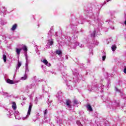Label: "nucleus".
I'll list each match as a JSON object with an SVG mask.
<instances>
[{
  "label": "nucleus",
  "instance_id": "23",
  "mask_svg": "<svg viewBox=\"0 0 126 126\" xmlns=\"http://www.w3.org/2000/svg\"><path fill=\"white\" fill-rule=\"evenodd\" d=\"M3 59L4 62L5 63V62H6V56L5 55H3Z\"/></svg>",
  "mask_w": 126,
  "mask_h": 126
},
{
  "label": "nucleus",
  "instance_id": "31",
  "mask_svg": "<svg viewBox=\"0 0 126 126\" xmlns=\"http://www.w3.org/2000/svg\"><path fill=\"white\" fill-rule=\"evenodd\" d=\"M110 0H106V1H104V4L106 3V1H107V2H109V1H110Z\"/></svg>",
  "mask_w": 126,
  "mask_h": 126
},
{
  "label": "nucleus",
  "instance_id": "1",
  "mask_svg": "<svg viewBox=\"0 0 126 126\" xmlns=\"http://www.w3.org/2000/svg\"><path fill=\"white\" fill-rule=\"evenodd\" d=\"M6 114L7 117L11 119V118H13V117H15L16 120H21L22 118L19 116V112L17 111H15V110H7L6 111Z\"/></svg>",
  "mask_w": 126,
  "mask_h": 126
},
{
  "label": "nucleus",
  "instance_id": "29",
  "mask_svg": "<svg viewBox=\"0 0 126 126\" xmlns=\"http://www.w3.org/2000/svg\"><path fill=\"white\" fill-rule=\"evenodd\" d=\"M48 113V109H46L44 111V115H46Z\"/></svg>",
  "mask_w": 126,
  "mask_h": 126
},
{
  "label": "nucleus",
  "instance_id": "10",
  "mask_svg": "<svg viewBox=\"0 0 126 126\" xmlns=\"http://www.w3.org/2000/svg\"><path fill=\"white\" fill-rule=\"evenodd\" d=\"M23 51L25 52V57H26V56H27V47H26V46L24 45L23 48H22Z\"/></svg>",
  "mask_w": 126,
  "mask_h": 126
},
{
  "label": "nucleus",
  "instance_id": "37",
  "mask_svg": "<svg viewBox=\"0 0 126 126\" xmlns=\"http://www.w3.org/2000/svg\"><path fill=\"white\" fill-rule=\"evenodd\" d=\"M51 102H52V101H50L49 102V103H51Z\"/></svg>",
  "mask_w": 126,
  "mask_h": 126
},
{
  "label": "nucleus",
  "instance_id": "14",
  "mask_svg": "<svg viewBox=\"0 0 126 126\" xmlns=\"http://www.w3.org/2000/svg\"><path fill=\"white\" fill-rule=\"evenodd\" d=\"M6 82L7 83H9V84H14V82H13V81L9 79H7Z\"/></svg>",
  "mask_w": 126,
  "mask_h": 126
},
{
  "label": "nucleus",
  "instance_id": "19",
  "mask_svg": "<svg viewBox=\"0 0 126 126\" xmlns=\"http://www.w3.org/2000/svg\"><path fill=\"white\" fill-rule=\"evenodd\" d=\"M56 53L57 55H59L60 57H61V55L62 54V51L61 50H57Z\"/></svg>",
  "mask_w": 126,
  "mask_h": 126
},
{
  "label": "nucleus",
  "instance_id": "34",
  "mask_svg": "<svg viewBox=\"0 0 126 126\" xmlns=\"http://www.w3.org/2000/svg\"><path fill=\"white\" fill-rule=\"evenodd\" d=\"M48 100L47 101V103H48V104H49V101L50 99H48Z\"/></svg>",
  "mask_w": 126,
  "mask_h": 126
},
{
  "label": "nucleus",
  "instance_id": "9",
  "mask_svg": "<svg viewBox=\"0 0 126 126\" xmlns=\"http://www.w3.org/2000/svg\"><path fill=\"white\" fill-rule=\"evenodd\" d=\"M54 44V40L51 39V40H48V43H47V45L48 46H52Z\"/></svg>",
  "mask_w": 126,
  "mask_h": 126
},
{
  "label": "nucleus",
  "instance_id": "8",
  "mask_svg": "<svg viewBox=\"0 0 126 126\" xmlns=\"http://www.w3.org/2000/svg\"><path fill=\"white\" fill-rule=\"evenodd\" d=\"M87 109H88V111H89V112H93V109H92V107H91V105H90V104L87 105Z\"/></svg>",
  "mask_w": 126,
  "mask_h": 126
},
{
  "label": "nucleus",
  "instance_id": "24",
  "mask_svg": "<svg viewBox=\"0 0 126 126\" xmlns=\"http://www.w3.org/2000/svg\"><path fill=\"white\" fill-rule=\"evenodd\" d=\"M106 60V53H104L103 56H102V61H105Z\"/></svg>",
  "mask_w": 126,
  "mask_h": 126
},
{
  "label": "nucleus",
  "instance_id": "2",
  "mask_svg": "<svg viewBox=\"0 0 126 126\" xmlns=\"http://www.w3.org/2000/svg\"><path fill=\"white\" fill-rule=\"evenodd\" d=\"M36 89V85L34 84L29 85L26 87V90L27 91H30V90L35 91Z\"/></svg>",
  "mask_w": 126,
  "mask_h": 126
},
{
  "label": "nucleus",
  "instance_id": "35",
  "mask_svg": "<svg viewBox=\"0 0 126 126\" xmlns=\"http://www.w3.org/2000/svg\"><path fill=\"white\" fill-rule=\"evenodd\" d=\"M125 25H126V20L125 22Z\"/></svg>",
  "mask_w": 126,
  "mask_h": 126
},
{
  "label": "nucleus",
  "instance_id": "25",
  "mask_svg": "<svg viewBox=\"0 0 126 126\" xmlns=\"http://www.w3.org/2000/svg\"><path fill=\"white\" fill-rule=\"evenodd\" d=\"M73 102H74V104H75V105H76L77 104H79V102L76 99L74 100Z\"/></svg>",
  "mask_w": 126,
  "mask_h": 126
},
{
  "label": "nucleus",
  "instance_id": "33",
  "mask_svg": "<svg viewBox=\"0 0 126 126\" xmlns=\"http://www.w3.org/2000/svg\"><path fill=\"white\" fill-rule=\"evenodd\" d=\"M3 9H5V11H6V9H5V7H3Z\"/></svg>",
  "mask_w": 126,
  "mask_h": 126
},
{
  "label": "nucleus",
  "instance_id": "13",
  "mask_svg": "<svg viewBox=\"0 0 126 126\" xmlns=\"http://www.w3.org/2000/svg\"><path fill=\"white\" fill-rule=\"evenodd\" d=\"M12 108L14 111H15L16 110V103L15 102H12Z\"/></svg>",
  "mask_w": 126,
  "mask_h": 126
},
{
  "label": "nucleus",
  "instance_id": "30",
  "mask_svg": "<svg viewBox=\"0 0 126 126\" xmlns=\"http://www.w3.org/2000/svg\"><path fill=\"white\" fill-rule=\"evenodd\" d=\"M124 72L126 74V66L124 68Z\"/></svg>",
  "mask_w": 126,
  "mask_h": 126
},
{
  "label": "nucleus",
  "instance_id": "32",
  "mask_svg": "<svg viewBox=\"0 0 126 126\" xmlns=\"http://www.w3.org/2000/svg\"><path fill=\"white\" fill-rule=\"evenodd\" d=\"M48 34H49L50 36H52V32H49Z\"/></svg>",
  "mask_w": 126,
  "mask_h": 126
},
{
  "label": "nucleus",
  "instance_id": "11",
  "mask_svg": "<svg viewBox=\"0 0 126 126\" xmlns=\"http://www.w3.org/2000/svg\"><path fill=\"white\" fill-rule=\"evenodd\" d=\"M76 46H79L80 48H83V45L82 44H79V42H77L75 43V46H74V49H75L76 48Z\"/></svg>",
  "mask_w": 126,
  "mask_h": 126
},
{
  "label": "nucleus",
  "instance_id": "26",
  "mask_svg": "<svg viewBox=\"0 0 126 126\" xmlns=\"http://www.w3.org/2000/svg\"><path fill=\"white\" fill-rule=\"evenodd\" d=\"M94 45H98L99 44V42H98V41H97V40H96L95 42V41L94 42Z\"/></svg>",
  "mask_w": 126,
  "mask_h": 126
},
{
  "label": "nucleus",
  "instance_id": "12",
  "mask_svg": "<svg viewBox=\"0 0 126 126\" xmlns=\"http://www.w3.org/2000/svg\"><path fill=\"white\" fill-rule=\"evenodd\" d=\"M21 50H22L21 48H16V52L17 55L19 56L20 55V52H21Z\"/></svg>",
  "mask_w": 126,
  "mask_h": 126
},
{
  "label": "nucleus",
  "instance_id": "22",
  "mask_svg": "<svg viewBox=\"0 0 126 126\" xmlns=\"http://www.w3.org/2000/svg\"><path fill=\"white\" fill-rule=\"evenodd\" d=\"M76 124L78 126H83L82 124H81V123H80V121H77Z\"/></svg>",
  "mask_w": 126,
  "mask_h": 126
},
{
  "label": "nucleus",
  "instance_id": "15",
  "mask_svg": "<svg viewBox=\"0 0 126 126\" xmlns=\"http://www.w3.org/2000/svg\"><path fill=\"white\" fill-rule=\"evenodd\" d=\"M21 79L22 80H26L27 79V74H25L24 76L21 77Z\"/></svg>",
  "mask_w": 126,
  "mask_h": 126
},
{
  "label": "nucleus",
  "instance_id": "21",
  "mask_svg": "<svg viewBox=\"0 0 126 126\" xmlns=\"http://www.w3.org/2000/svg\"><path fill=\"white\" fill-rule=\"evenodd\" d=\"M96 34V30H94V32L92 33V37H95Z\"/></svg>",
  "mask_w": 126,
  "mask_h": 126
},
{
  "label": "nucleus",
  "instance_id": "3",
  "mask_svg": "<svg viewBox=\"0 0 126 126\" xmlns=\"http://www.w3.org/2000/svg\"><path fill=\"white\" fill-rule=\"evenodd\" d=\"M33 106V104L32 103H30L29 107V109L28 111V113H27V115L26 116V117L22 118V120H23L24 121V120H26V119H27L29 116H30V114L31 113V110L32 109V106Z\"/></svg>",
  "mask_w": 126,
  "mask_h": 126
},
{
  "label": "nucleus",
  "instance_id": "4",
  "mask_svg": "<svg viewBox=\"0 0 126 126\" xmlns=\"http://www.w3.org/2000/svg\"><path fill=\"white\" fill-rule=\"evenodd\" d=\"M26 63L25 65V67H26L25 74H27V73H28V72L29 71V69L28 67V63H29V60H28V56H27L26 55Z\"/></svg>",
  "mask_w": 126,
  "mask_h": 126
},
{
  "label": "nucleus",
  "instance_id": "28",
  "mask_svg": "<svg viewBox=\"0 0 126 126\" xmlns=\"http://www.w3.org/2000/svg\"><path fill=\"white\" fill-rule=\"evenodd\" d=\"M35 103L37 104V103L38 102V97L35 98Z\"/></svg>",
  "mask_w": 126,
  "mask_h": 126
},
{
  "label": "nucleus",
  "instance_id": "7",
  "mask_svg": "<svg viewBox=\"0 0 126 126\" xmlns=\"http://www.w3.org/2000/svg\"><path fill=\"white\" fill-rule=\"evenodd\" d=\"M18 26V25H17V24H14L11 29V30H12V31H15V30H16V29L17 28V27Z\"/></svg>",
  "mask_w": 126,
  "mask_h": 126
},
{
  "label": "nucleus",
  "instance_id": "5",
  "mask_svg": "<svg viewBox=\"0 0 126 126\" xmlns=\"http://www.w3.org/2000/svg\"><path fill=\"white\" fill-rule=\"evenodd\" d=\"M66 106L68 109L71 108V101H70V100L68 99L66 101Z\"/></svg>",
  "mask_w": 126,
  "mask_h": 126
},
{
  "label": "nucleus",
  "instance_id": "17",
  "mask_svg": "<svg viewBox=\"0 0 126 126\" xmlns=\"http://www.w3.org/2000/svg\"><path fill=\"white\" fill-rule=\"evenodd\" d=\"M111 49L113 52H114V51H116L117 49V46H116V45H113L112 46Z\"/></svg>",
  "mask_w": 126,
  "mask_h": 126
},
{
  "label": "nucleus",
  "instance_id": "16",
  "mask_svg": "<svg viewBox=\"0 0 126 126\" xmlns=\"http://www.w3.org/2000/svg\"><path fill=\"white\" fill-rule=\"evenodd\" d=\"M21 64H22L19 61H18L17 66L16 67V69H19V67L21 66Z\"/></svg>",
  "mask_w": 126,
  "mask_h": 126
},
{
  "label": "nucleus",
  "instance_id": "20",
  "mask_svg": "<svg viewBox=\"0 0 126 126\" xmlns=\"http://www.w3.org/2000/svg\"><path fill=\"white\" fill-rule=\"evenodd\" d=\"M57 124H59V125H61L62 124H63V121L61 119H57Z\"/></svg>",
  "mask_w": 126,
  "mask_h": 126
},
{
  "label": "nucleus",
  "instance_id": "27",
  "mask_svg": "<svg viewBox=\"0 0 126 126\" xmlns=\"http://www.w3.org/2000/svg\"><path fill=\"white\" fill-rule=\"evenodd\" d=\"M115 90L117 92H121V90H119L117 88H115Z\"/></svg>",
  "mask_w": 126,
  "mask_h": 126
},
{
  "label": "nucleus",
  "instance_id": "6",
  "mask_svg": "<svg viewBox=\"0 0 126 126\" xmlns=\"http://www.w3.org/2000/svg\"><path fill=\"white\" fill-rule=\"evenodd\" d=\"M42 63L47 66H51V63H49V62H48V61H47V60L46 59L43 60L42 61Z\"/></svg>",
  "mask_w": 126,
  "mask_h": 126
},
{
  "label": "nucleus",
  "instance_id": "36",
  "mask_svg": "<svg viewBox=\"0 0 126 126\" xmlns=\"http://www.w3.org/2000/svg\"><path fill=\"white\" fill-rule=\"evenodd\" d=\"M43 91H45V89H43Z\"/></svg>",
  "mask_w": 126,
  "mask_h": 126
},
{
  "label": "nucleus",
  "instance_id": "18",
  "mask_svg": "<svg viewBox=\"0 0 126 126\" xmlns=\"http://www.w3.org/2000/svg\"><path fill=\"white\" fill-rule=\"evenodd\" d=\"M75 70H73V74L75 75V76H77V77H78V73H77V71L76 70V71H74Z\"/></svg>",
  "mask_w": 126,
  "mask_h": 126
}]
</instances>
